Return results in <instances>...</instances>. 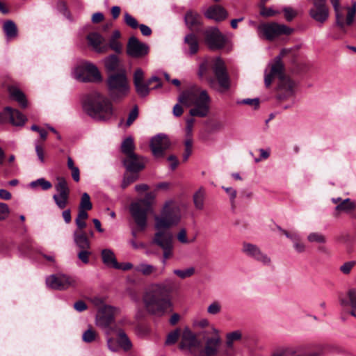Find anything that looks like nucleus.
<instances>
[{"instance_id": "8fccbe9b", "label": "nucleus", "mask_w": 356, "mask_h": 356, "mask_svg": "<svg viewBox=\"0 0 356 356\" xmlns=\"http://www.w3.org/2000/svg\"><path fill=\"white\" fill-rule=\"evenodd\" d=\"M97 337V332L93 329L90 327L83 333L82 339L86 343H91L95 341Z\"/></svg>"}, {"instance_id": "9d476101", "label": "nucleus", "mask_w": 356, "mask_h": 356, "mask_svg": "<svg viewBox=\"0 0 356 356\" xmlns=\"http://www.w3.org/2000/svg\"><path fill=\"white\" fill-rule=\"evenodd\" d=\"M46 284L50 289L63 291L76 287L77 282L75 277L59 273L48 276L46 278Z\"/></svg>"}, {"instance_id": "aec40b11", "label": "nucleus", "mask_w": 356, "mask_h": 356, "mask_svg": "<svg viewBox=\"0 0 356 356\" xmlns=\"http://www.w3.org/2000/svg\"><path fill=\"white\" fill-rule=\"evenodd\" d=\"M149 47L140 42L136 37L132 36L129 39L127 53L134 58H140L148 54Z\"/></svg>"}, {"instance_id": "6e6552de", "label": "nucleus", "mask_w": 356, "mask_h": 356, "mask_svg": "<svg viewBox=\"0 0 356 356\" xmlns=\"http://www.w3.org/2000/svg\"><path fill=\"white\" fill-rule=\"evenodd\" d=\"M257 31L260 37H264L268 40H273L282 35H289L291 34L293 29L284 24L270 22L259 25Z\"/></svg>"}, {"instance_id": "338daca9", "label": "nucleus", "mask_w": 356, "mask_h": 356, "mask_svg": "<svg viewBox=\"0 0 356 356\" xmlns=\"http://www.w3.org/2000/svg\"><path fill=\"white\" fill-rule=\"evenodd\" d=\"M284 17L287 21H291L296 16V12L291 7H285L283 8Z\"/></svg>"}, {"instance_id": "c85d7f7f", "label": "nucleus", "mask_w": 356, "mask_h": 356, "mask_svg": "<svg viewBox=\"0 0 356 356\" xmlns=\"http://www.w3.org/2000/svg\"><path fill=\"white\" fill-rule=\"evenodd\" d=\"M339 302L343 307L350 306L352 309H356V289H349L346 293V298H339Z\"/></svg>"}, {"instance_id": "4468645a", "label": "nucleus", "mask_w": 356, "mask_h": 356, "mask_svg": "<svg viewBox=\"0 0 356 356\" xmlns=\"http://www.w3.org/2000/svg\"><path fill=\"white\" fill-rule=\"evenodd\" d=\"M201 348V341L197 336L189 329L186 328L183 331L179 348L182 350H186L191 354L196 355L200 352Z\"/></svg>"}, {"instance_id": "5fc2aeb1", "label": "nucleus", "mask_w": 356, "mask_h": 356, "mask_svg": "<svg viewBox=\"0 0 356 356\" xmlns=\"http://www.w3.org/2000/svg\"><path fill=\"white\" fill-rule=\"evenodd\" d=\"M222 305L220 302L213 301L207 307V312L211 315H216L221 312Z\"/></svg>"}, {"instance_id": "473e14b6", "label": "nucleus", "mask_w": 356, "mask_h": 356, "mask_svg": "<svg viewBox=\"0 0 356 356\" xmlns=\"http://www.w3.org/2000/svg\"><path fill=\"white\" fill-rule=\"evenodd\" d=\"M74 239L76 245L81 250H88L90 247V242L83 232H75Z\"/></svg>"}, {"instance_id": "ea45409f", "label": "nucleus", "mask_w": 356, "mask_h": 356, "mask_svg": "<svg viewBox=\"0 0 356 356\" xmlns=\"http://www.w3.org/2000/svg\"><path fill=\"white\" fill-rule=\"evenodd\" d=\"M118 344L125 351L130 350L132 347V344L127 334L122 330H120L118 332Z\"/></svg>"}, {"instance_id": "ddd939ff", "label": "nucleus", "mask_w": 356, "mask_h": 356, "mask_svg": "<svg viewBox=\"0 0 356 356\" xmlns=\"http://www.w3.org/2000/svg\"><path fill=\"white\" fill-rule=\"evenodd\" d=\"M330 1L335 12L337 24L341 28H343L345 25H351L353 23L356 14V1L353 0L351 2L352 6L346 8L347 15L346 20H344L343 15L341 11L339 0H330Z\"/></svg>"}, {"instance_id": "a19ab883", "label": "nucleus", "mask_w": 356, "mask_h": 356, "mask_svg": "<svg viewBox=\"0 0 356 356\" xmlns=\"http://www.w3.org/2000/svg\"><path fill=\"white\" fill-rule=\"evenodd\" d=\"M104 65L108 72H114L119 67V60L115 55H111L105 58Z\"/></svg>"}, {"instance_id": "72a5a7b5", "label": "nucleus", "mask_w": 356, "mask_h": 356, "mask_svg": "<svg viewBox=\"0 0 356 356\" xmlns=\"http://www.w3.org/2000/svg\"><path fill=\"white\" fill-rule=\"evenodd\" d=\"M193 325L200 329H205L204 331L200 332V334L204 336H207L211 334V327H215V326L211 324L207 318H201L199 320H196L193 322Z\"/></svg>"}, {"instance_id": "e2e57ef3", "label": "nucleus", "mask_w": 356, "mask_h": 356, "mask_svg": "<svg viewBox=\"0 0 356 356\" xmlns=\"http://www.w3.org/2000/svg\"><path fill=\"white\" fill-rule=\"evenodd\" d=\"M138 107L135 106L129 113L128 118L126 122L127 127H129L138 118Z\"/></svg>"}, {"instance_id": "7c9ffc66", "label": "nucleus", "mask_w": 356, "mask_h": 356, "mask_svg": "<svg viewBox=\"0 0 356 356\" xmlns=\"http://www.w3.org/2000/svg\"><path fill=\"white\" fill-rule=\"evenodd\" d=\"M103 264L109 268H115L118 264L115 255L111 249H103L101 252Z\"/></svg>"}, {"instance_id": "1a4fd4ad", "label": "nucleus", "mask_w": 356, "mask_h": 356, "mask_svg": "<svg viewBox=\"0 0 356 356\" xmlns=\"http://www.w3.org/2000/svg\"><path fill=\"white\" fill-rule=\"evenodd\" d=\"M74 77L81 82H101L102 75L98 68L90 63H83L75 67Z\"/></svg>"}, {"instance_id": "37998d69", "label": "nucleus", "mask_w": 356, "mask_h": 356, "mask_svg": "<svg viewBox=\"0 0 356 356\" xmlns=\"http://www.w3.org/2000/svg\"><path fill=\"white\" fill-rule=\"evenodd\" d=\"M69 196L70 195L54 194L52 197L56 206L63 209L68 204Z\"/></svg>"}, {"instance_id": "0e129e2a", "label": "nucleus", "mask_w": 356, "mask_h": 356, "mask_svg": "<svg viewBox=\"0 0 356 356\" xmlns=\"http://www.w3.org/2000/svg\"><path fill=\"white\" fill-rule=\"evenodd\" d=\"M356 264V261H350L344 263L342 266H340V270L346 275H348L350 273L352 268L355 266Z\"/></svg>"}, {"instance_id": "dca6fc26", "label": "nucleus", "mask_w": 356, "mask_h": 356, "mask_svg": "<svg viewBox=\"0 0 356 356\" xmlns=\"http://www.w3.org/2000/svg\"><path fill=\"white\" fill-rule=\"evenodd\" d=\"M116 308L112 306H104L99 309L96 316V325L106 330L107 334H110L109 327L114 321Z\"/></svg>"}, {"instance_id": "393cba45", "label": "nucleus", "mask_w": 356, "mask_h": 356, "mask_svg": "<svg viewBox=\"0 0 356 356\" xmlns=\"http://www.w3.org/2000/svg\"><path fill=\"white\" fill-rule=\"evenodd\" d=\"M282 232L286 236V238L290 239L293 244V248L297 253L301 254L306 252L307 246L305 243L302 241L301 236L298 233H290L286 230H282Z\"/></svg>"}, {"instance_id": "09e8293b", "label": "nucleus", "mask_w": 356, "mask_h": 356, "mask_svg": "<svg viewBox=\"0 0 356 356\" xmlns=\"http://www.w3.org/2000/svg\"><path fill=\"white\" fill-rule=\"evenodd\" d=\"M79 208L86 210L92 209V204L90 202V195L87 193H83L82 194Z\"/></svg>"}, {"instance_id": "49530a36", "label": "nucleus", "mask_w": 356, "mask_h": 356, "mask_svg": "<svg viewBox=\"0 0 356 356\" xmlns=\"http://www.w3.org/2000/svg\"><path fill=\"white\" fill-rule=\"evenodd\" d=\"M307 241L309 243H325L327 241L325 235L320 232H311L307 235Z\"/></svg>"}, {"instance_id": "6e6d98bb", "label": "nucleus", "mask_w": 356, "mask_h": 356, "mask_svg": "<svg viewBox=\"0 0 356 356\" xmlns=\"http://www.w3.org/2000/svg\"><path fill=\"white\" fill-rule=\"evenodd\" d=\"M177 238L179 242L183 244H188L194 242L195 238L188 239L187 237L186 230L185 229H181L177 235Z\"/></svg>"}, {"instance_id": "c03bdc74", "label": "nucleus", "mask_w": 356, "mask_h": 356, "mask_svg": "<svg viewBox=\"0 0 356 356\" xmlns=\"http://www.w3.org/2000/svg\"><path fill=\"white\" fill-rule=\"evenodd\" d=\"M30 187L32 188H36L38 186H40L44 191H47L52 187V184L50 181L46 180L44 178H40L30 183Z\"/></svg>"}, {"instance_id": "e433bc0d", "label": "nucleus", "mask_w": 356, "mask_h": 356, "mask_svg": "<svg viewBox=\"0 0 356 356\" xmlns=\"http://www.w3.org/2000/svg\"><path fill=\"white\" fill-rule=\"evenodd\" d=\"M134 270L145 276H149L156 272V268L147 263H140L134 267Z\"/></svg>"}, {"instance_id": "423d86ee", "label": "nucleus", "mask_w": 356, "mask_h": 356, "mask_svg": "<svg viewBox=\"0 0 356 356\" xmlns=\"http://www.w3.org/2000/svg\"><path fill=\"white\" fill-rule=\"evenodd\" d=\"M155 229H167L176 226L181 220L179 209L169 201L164 204L161 214L154 217Z\"/></svg>"}, {"instance_id": "f8f14e48", "label": "nucleus", "mask_w": 356, "mask_h": 356, "mask_svg": "<svg viewBox=\"0 0 356 356\" xmlns=\"http://www.w3.org/2000/svg\"><path fill=\"white\" fill-rule=\"evenodd\" d=\"M212 70L222 90H229L231 86L230 78L225 63L220 57H216L213 60Z\"/></svg>"}, {"instance_id": "2f4dec72", "label": "nucleus", "mask_w": 356, "mask_h": 356, "mask_svg": "<svg viewBox=\"0 0 356 356\" xmlns=\"http://www.w3.org/2000/svg\"><path fill=\"white\" fill-rule=\"evenodd\" d=\"M355 209V203L352 201L350 198H346L338 204L335 210L338 214L341 213H350Z\"/></svg>"}, {"instance_id": "13d9d810", "label": "nucleus", "mask_w": 356, "mask_h": 356, "mask_svg": "<svg viewBox=\"0 0 356 356\" xmlns=\"http://www.w3.org/2000/svg\"><path fill=\"white\" fill-rule=\"evenodd\" d=\"M180 335L179 330L177 329L170 332L165 340L166 345H172L177 342Z\"/></svg>"}, {"instance_id": "20e7f679", "label": "nucleus", "mask_w": 356, "mask_h": 356, "mask_svg": "<svg viewBox=\"0 0 356 356\" xmlns=\"http://www.w3.org/2000/svg\"><path fill=\"white\" fill-rule=\"evenodd\" d=\"M284 53V51H282L280 55L275 58L274 63L270 65V72H266L264 78L265 86L269 87L273 78L277 76L279 79V98L282 99L289 98L294 94V83L284 73V67L282 62Z\"/></svg>"}, {"instance_id": "f257e3e1", "label": "nucleus", "mask_w": 356, "mask_h": 356, "mask_svg": "<svg viewBox=\"0 0 356 356\" xmlns=\"http://www.w3.org/2000/svg\"><path fill=\"white\" fill-rule=\"evenodd\" d=\"M174 281L166 278L163 282H153L145 289L143 302L145 310L153 315L162 316L172 306L169 295L173 291Z\"/></svg>"}, {"instance_id": "a18cd8bd", "label": "nucleus", "mask_w": 356, "mask_h": 356, "mask_svg": "<svg viewBox=\"0 0 356 356\" xmlns=\"http://www.w3.org/2000/svg\"><path fill=\"white\" fill-rule=\"evenodd\" d=\"M242 338V333L239 330H236L229 333H227L226 335V342L225 344L227 346H234V343L236 341H238Z\"/></svg>"}, {"instance_id": "f3484780", "label": "nucleus", "mask_w": 356, "mask_h": 356, "mask_svg": "<svg viewBox=\"0 0 356 356\" xmlns=\"http://www.w3.org/2000/svg\"><path fill=\"white\" fill-rule=\"evenodd\" d=\"M204 35L205 42L211 50H217L222 48L226 43L225 37L220 33L216 27H209L207 29Z\"/></svg>"}, {"instance_id": "680f3d73", "label": "nucleus", "mask_w": 356, "mask_h": 356, "mask_svg": "<svg viewBox=\"0 0 356 356\" xmlns=\"http://www.w3.org/2000/svg\"><path fill=\"white\" fill-rule=\"evenodd\" d=\"M145 73L141 68L136 70L134 74V84H138L139 83L144 82Z\"/></svg>"}, {"instance_id": "cd10ccee", "label": "nucleus", "mask_w": 356, "mask_h": 356, "mask_svg": "<svg viewBox=\"0 0 356 356\" xmlns=\"http://www.w3.org/2000/svg\"><path fill=\"white\" fill-rule=\"evenodd\" d=\"M185 48L189 55L195 54L199 50V42L197 38L193 33L188 34L184 38Z\"/></svg>"}, {"instance_id": "2eb2a0df", "label": "nucleus", "mask_w": 356, "mask_h": 356, "mask_svg": "<svg viewBox=\"0 0 356 356\" xmlns=\"http://www.w3.org/2000/svg\"><path fill=\"white\" fill-rule=\"evenodd\" d=\"M170 145L169 138L164 134H158L153 136L149 142L152 154L156 159L163 157L165 152L170 148Z\"/></svg>"}, {"instance_id": "c9c22d12", "label": "nucleus", "mask_w": 356, "mask_h": 356, "mask_svg": "<svg viewBox=\"0 0 356 356\" xmlns=\"http://www.w3.org/2000/svg\"><path fill=\"white\" fill-rule=\"evenodd\" d=\"M3 31L8 39H12L17 35V29L14 22L8 20L4 22L3 26Z\"/></svg>"}, {"instance_id": "7ed1b4c3", "label": "nucleus", "mask_w": 356, "mask_h": 356, "mask_svg": "<svg viewBox=\"0 0 356 356\" xmlns=\"http://www.w3.org/2000/svg\"><path fill=\"white\" fill-rule=\"evenodd\" d=\"M83 108L89 116L98 121L108 120L113 115L111 101L97 91L86 97Z\"/></svg>"}, {"instance_id": "c756f323", "label": "nucleus", "mask_w": 356, "mask_h": 356, "mask_svg": "<svg viewBox=\"0 0 356 356\" xmlns=\"http://www.w3.org/2000/svg\"><path fill=\"white\" fill-rule=\"evenodd\" d=\"M10 96L17 101L22 108L27 106V101L24 92L15 86H9L8 88Z\"/></svg>"}, {"instance_id": "3c124183", "label": "nucleus", "mask_w": 356, "mask_h": 356, "mask_svg": "<svg viewBox=\"0 0 356 356\" xmlns=\"http://www.w3.org/2000/svg\"><path fill=\"white\" fill-rule=\"evenodd\" d=\"M195 273V269L193 267L186 268L184 270L175 269L173 270V273L181 279H185L192 276Z\"/></svg>"}, {"instance_id": "774afa93", "label": "nucleus", "mask_w": 356, "mask_h": 356, "mask_svg": "<svg viewBox=\"0 0 356 356\" xmlns=\"http://www.w3.org/2000/svg\"><path fill=\"white\" fill-rule=\"evenodd\" d=\"M10 213V209L6 203L0 202V220H5Z\"/></svg>"}, {"instance_id": "4be33fe9", "label": "nucleus", "mask_w": 356, "mask_h": 356, "mask_svg": "<svg viewBox=\"0 0 356 356\" xmlns=\"http://www.w3.org/2000/svg\"><path fill=\"white\" fill-rule=\"evenodd\" d=\"M126 169L131 172H138L145 168L143 158L139 157L137 154L127 156L123 161Z\"/></svg>"}, {"instance_id": "bb28decb", "label": "nucleus", "mask_w": 356, "mask_h": 356, "mask_svg": "<svg viewBox=\"0 0 356 356\" xmlns=\"http://www.w3.org/2000/svg\"><path fill=\"white\" fill-rule=\"evenodd\" d=\"M5 113L6 116H9L10 122L15 126H22L26 120V117L22 113L10 107L6 108Z\"/></svg>"}, {"instance_id": "b1692460", "label": "nucleus", "mask_w": 356, "mask_h": 356, "mask_svg": "<svg viewBox=\"0 0 356 356\" xmlns=\"http://www.w3.org/2000/svg\"><path fill=\"white\" fill-rule=\"evenodd\" d=\"M204 15L207 18L213 19L216 22H220L227 17V10L219 5H215L209 7L205 12Z\"/></svg>"}, {"instance_id": "a211bd4d", "label": "nucleus", "mask_w": 356, "mask_h": 356, "mask_svg": "<svg viewBox=\"0 0 356 356\" xmlns=\"http://www.w3.org/2000/svg\"><path fill=\"white\" fill-rule=\"evenodd\" d=\"M241 252L245 256L261 262L264 265L270 266L271 264L270 258L255 244L244 242L242 245Z\"/></svg>"}, {"instance_id": "f03ea898", "label": "nucleus", "mask_w": 356, "mask_h": 356, "mask_svg": "<svg viewBox=\"0 0 356 356\" xmlns=\"http://www.w3.org/2000/svg\"><path fill=\"white\" fill-rule=\"evenodd\" d=\"M178 101L187 107L193 106L189 111L193 117L204 118L209 113L210 97L206 90L197 86H192L181 92Z\"/></svg>"}, {"instance_id": "f704fd0d", "label": "nucleus", "mask_w": 356, "mask_h": 356, "mask_svg": "<svg viewBox=\"0 0 356 356\" xmlns=\"http://www.w3.org/2000/svg\"><path fill=\"white\" fill-rule=\"evenodd\" d=\"M121 34L118 30H115L113 32V34L109 40L108 49H111L115 51L116 53H120L122 51V44L118 41L119 38Z\"/></svg>"}, {"instance_id": "6ab92c4d", "label": "nucleus", "mask_w": 356, "mask_h": 356, "mask_svg": "<svg viewBox=\"0 0 356 356\" xmlns=\"http://www.w3.org/2000/svg\"><path fill=\"white\" fill-rule=\"evenodd\" d=\"M325 3L326 0H314L313 6L309 12V16L321 24L325 22L329 17V9Z\"/></svg>"}, {"instance_id": "de8ad7c7", "label": "nucleus", "mask_w": 356, "mask_h": 356, "mask_svg": "<svg viewBox=\"0 0 356 356\" xmlns=\"http://www.w3.org/2000/svg\"><path fill=\"white\" fill-rule=\"evenodd\" d=\"M149 84H148V81L147 83H139L138 84L134 85L136 91L140 97H146L149 93Z\"/></svg>"}, {"instance_id": "0eeeda50", "label": "nucleus", "mask_w": 356, "mask_h": 356, "mask_svg": "<svg viewBox=\"0 0 356 356\" xmlns=\"http://www.w3.org/2000/svg\"><path fill=\"white\" fill-rule=\"evenodd\" d=\"M106 82L109 95L113 100L125 97L129 91V86L124 70H120L118 72L110 74Z\"/></svg>"}, {"instance_id": "864d4df0", "label": "nucleus", "mask_w": 356, "mask_h": 356, "mask_svg": "<svg viewBox=\"0 0 356 356\" xmlns=\"http://www.w3.org/2000/svg\"><path fill=\"white\" fill-rule=\"evenodd\" d=\"M185 151L183 154V161H186L192 153L193 138H186L184 141Z\"/></svg>"}, {"instance_id": "5701e85b", "label": "nucleus", "mask_w": 356, "mask_h": 356, "mask_svg": "<svg viewBox=\"0 0 356 356\" xmlns=\"http://www.w3.org/2000/svg\"><path fill=\"white\" fill-rule=\"evenodd\" d=\"M172 234L167 229H156L152 243L159 248L172 244Z\"/></svg>"}, {"instance_id": "69168bd1", "label": "nucleus", "mask_w": 356, "mask_h": 356, "mask_svg": "<svg viewBox=\"0 0 356 356\" xmlns=\"http://www.w3.org/2000/svg\"><path fill=\"white\" fill-rule=\"evenodd\" d=\"M280 11L275 10L271 8H266L265 6L261 7L260 15L268 17L279 14Z\"/></svg>"}, {"instance_id": "a878e982", "label": "nucleus", "mask_w": 356, "mask_h": 356, "mask_svg": "<svg viewBox=\"0 0 356 356\" xmlns=\"http://www.w3.org/2000/svg\"><path fill=\"white\" fill-rule=\"evenodd\" d=\"M185 23L192 31H198L202 24V17L196 12L189 10L185 15Z\"/></svg>"}, {"instance_id": "9b49d317", "label": "nucleus", "mask_w": 356, "mask_h": 356, "mask_svg": "<svg viewBox=\"0 0 356 356\" xmlns=\"http://www.w3.org/2000/svg\"><path fill=\"white\" fill-rule=\"evenodd\" d=\"M211 334L209 337L204 336L205 341L204 347L202 350H200L201 356H216L221 343V338L219 330L216 327H211Z\"/></svg>"}, {"instance_id": "412c9836", "label": "nucleus", "mask_w": 356, "mask_h": 356, "mask_svg": "<svg viewBox=\"0 0 356 356\" xmlns=\"http://www.w3.org/2000/svg\"><path fill=\"white\" fill-rule=\"evenodd\" d=\"M87 40L90 46L97 53H106L108 50V45L105 38L99 33L92 32L88 35Z\"/></svg>"}, {"instance_id": "79ce46f5", "label": "nucleus", "mask_w": 356, "mask_h": 356, "mask_svg": "<svg viewBox=\"0 0 356 356\" xmlns=\"http://www.w3.org/2000/svg\"><path fill=\"white\" fill-rule=\"evenodd\" d=\"M58 183L55 185L56 194L70 195V188L66 180L63 177L57 178Z\"/></svg>"}, {"instance_id": "39448f33", "label": "nucleus", "mask_w": 356, "mask_h": 356, "mask_svg": "<svg viewBox=\"0 0 356 356\" xmlns=\"http://www.w3.org/2000/svg\"><path fill=\"white\" fill-rule=\"evenodd\" d=\"M155 198L153 193H148L145 198L140 199L130 204L129 210L132 218L140 231L147 227V216L153 212L152 204Z\"/></svg>"}, {"instance_id": "4d7b16f0", "label": "nucleus", "mask_w": 356, "mask_h": 356, "mask_svg": "<svg viewBox=\"0 0 356 356\" xmlns=\"http://www.w3.org/2000/svg\"><path fill=\"white\" fill-rule=\"evenodd\" d=\"M163 250V259L162 264L165 266L166 264V261L168 259L172 257L173 252V245H170L168 246L161 248Z\"/></svg>"}, {"instance_id": "603ef678", "label": "nucleus", "mask_w": 356, "mask_h": 356, "mask_svg": "<svg viewBox=\"0 0 356 356\" xmlns=\"http://www.w3.org/2000/svg\"><path fill=\"white\" fill-rule=\"evenodd\" d=\"M124 22L128 26L133 29H136L139 26L137 20L127 12L124 13Z\"/></svg>"}, {"instance_id": "58836bf2", "label": "nucleus", "mask_w": 356, "mask_h": 356, "mask_svg": "<svg viewBox=\"0 0 356 356\" xmlns=\"http://www.w3.org/2000/svg\"><path fill=\"white\" fill-rule=\"evenodd\" d=\"M134 139L131 136L126 138L122 143L121 150L127 156L129 155L134 154Z\"/></svg>"}, {"instance_id": "4c0bfd02", "label": "nucleus", "mask_w": 356, "mask_h": 356, "mask_svg": "<svg viewBox=\"0 0 356 356\" xmlns=\"http://www.w3.org/2000/svg\"><path fill=\"white\" fill-rule=\"evenodd\" d=\"M205 198V190L201 187L193 195V202L195 208L202 210Z\"/></svg>"}, {"instance_id": "bf43d9fd", "label": "nucleus", "mask_w": 356, "mask_h": 356, "mask_svg": "<svg viewBox=\"0 0 356 356\" xmlns=\"http://www.w3.org/2000/svg\"><path fill=\"white\" fill-rule=\"evenodd\" d=\"M138 175L136 174H131V175H124L122 182V188H127L130 184L134 182L138 179Z\"/></svg>"}, {"instance_id": "052dcab7", "label": "nucleus", "mask_w": 356, "mask_h": 356, "mask_svg": "<svg viewBox=\"0 0 356 356\" xmlns=\"http://www.w3.org/2000/svg\"><path fill=\"white\" fill-rule=\"evenodd\" d=\"M222 188L226 192L229 197L230 203L232 206L235 204V199L236 197L237 191L232 187L222 186Z\"/></svg>"}]
</instances>
